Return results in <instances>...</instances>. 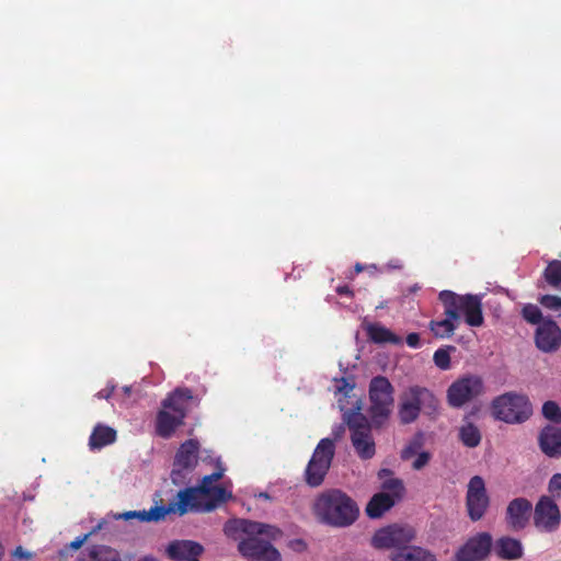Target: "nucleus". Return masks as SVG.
<instances>
[{
	"mask_svg": "<svg viewBox=\"0 0 561 561\" xmlns=\"http://www.w3.org/2000/svg\"><path fill=\"white\" fill-rule=\"evenodd\" d=\"M458 438L463 446L474 448L480 445L482 434L477 425L465 419V423L459 427Z\"/></svg>",
	"mask_w": 561,
	"mask_h": 561,
	"instance_id": "obj_28",
	"label": "nucleus"
},
{
	"mask_svg": "<svg viewBox=\"0 0 561 561\" xmlns=\"http://www.w3.org/2000/svg\"><path fill=\"white\" fill-rule=\"evenodd\" d=\"M484 392V382L478 375H463L450 383L446 400L450 408L460 409Z\"/></svg>",
	"mask_w": 561,
	"mask_h": 561,
	"instance_id": "obj_9",
	"label": "nucleus"
},
{
	"mask_svg": "<svg viewBox=\"0 0 561 561\" xmlns=\"http://www.w3.org/2000/svg\"><path fill=\"white\" fill-rule=\"evenodd\" d=\"M336 293L341 296L353 297V290L347 285H342L336 288Z\"/></svg>",
	"mask_w": 561,
	"mask_h": 561,
	"instance_id": "obj_46",
	"label": "nucleus"
},
{
	"mask_svg": "<svg viewBox=\"0 0 561 561\" xmlns=\"http://www.w3.org/2000/svg\"><path fill=\"white\" fill-rule=\"evenodd\" d=\"M139 561H156V560L153 558L146 557V558H142L141 560H139Z\"/></svg>",
	"mask_w": 561,
	"mask_h": 561,
	"instance_id": "obj_50",
	"label": "nucleus"
},
{
	"mask_svg": "<svg viewBox=\"0 0 561 561\" xmlns=\"http://www.w3.org/2000/svg\"><path fill=\"white\" fill-rule=\"evenodd\" d=\"M496 554L505 560L519 559L523 556V546L519 540L502 537L495 545Z\"/></svg>",
	"mask_w": 561,
	"mask_h": 561,
	"instance_id": "obj_27",
	"label": "nucleus"
},
{
	"mask_svg": "<svg viewBox=\"0 0 561 561\" xmlns=\"http://www.w3.org/2000/svg\"><path fill=\"white\" fill-rule=\"evenodd\" d=\"M523 318L531 324H540L546 319L542 318L541 310L538 306L528 304L522 310Z\"/></svg>",
	"mask_w": 561,
	"mask_h": 561,
	"instance_id": "obj_34",
	"label": "nucleus"
},
{
	"mask_svg": "<svg viewBox=\"0 0 561 561\" xmlns=\"http://www.w3.org/2000/svg\"><path fill=\"white\" fill-rule=\"evenodd\" d=\"M492 537L489 533H479L471 537L455 554L456 561H481L491 550Z\"/></svg>",
	"mask_w": 561,
	"mask_h": 561,
	"instance_id": "obj_14",
	"label": "nucleus"
},
{
	"mask_svg": "<svg viewBox=\"0 0 561 561\" xmlns=\"http://www.w3.org/2000/svg\"><path fill=\"white\" fill-rule=\"evenodd\" d=\"M168 515L165 505H156L150 510L136 511V519L142 523L161 522L164 520Z\"/></svg>",
	"mask_w": 561,
	"mask_h": 561,
	"instance_id": "obj_30",
	"label": "nucleus"
},
{
	"mask_svg": "<svg viewBox=\"0 0 561 561\" xmlns=\"http://www.w3.org/2000/svg\"><path fill=\"white\" fill-rule=\"evenodd\" d=\"M183 414H171L165 410H161L157 414L156 432L163 438H169L175 430L183 424Z\"/></svg>",
	"mask_w": 561,
	"mask_h": 561,
	"instance_id": "obj_23",
	"label": "nucleus"
},
{
	"mask_svg": "<svg viewBox=\"0 0 561 561\" xmlns=\"http://www.w3.org/2000/svg\"><path fill=\"white\" fill-rule=\"evenodd\" d=\"M176 502H171L165 506L168 515L174 513L183 516L188 512L206 513L214 511L219 505L198 486L180 490L176 494Z\"/></svg>",
	"mask_w": 561,
	"mask_h": 561,
	"instance_id": "obj_10",
	"label": "nucleus"
},
{
	"mask_svg": "<svg viewBox=\"0 0 561 561\" xmlns=\"http://www.w3.org/2000/svg\"><path fill=\"white\" fill-rule=\"evenodd\" d=\"M416 537L412 526L392 524L378 529L373 537V546L378 549L398 551L407 548Z\"/></svg>",
	"mask_w": 561,
	"mask_h": 561,
	"instance_id": "obj_11",
	"label": "nucleus"
},
{
	"mask_svg": "<svg viewBox=\"0 0 561 561\" xmlns=\"http://www.w3.org/2000/svg\"><path fill=\"white\" fill-rule=\"evenodd\" d=\"M117 439V432L115 428L98 423L89 437V448L94 450H101L102 448L112 445Z\"/></svg>",
	"mask_w": 561,
	"mask_h": 561,
	"instance_id": "obj_21",
	"label": "nucleus"
},
{
	"mask_svg": "<svg viewBox=\"0 0 561 561\" xmlns=\"http://www.w3.org/2000/svg\"><path fill=\"white\" fill-rule=\"evenodd\" d=\"M490 507V497L482 477L473 476L468 483L466 508L471 522L481 520Z\"/></svg>",
	"mask_w": 561,
	"mask_h": 561,
	"instance_id": "obj_12",
	"label": "nucleus"
},
{
	"mask_svg": "<svg viewBox=\"0 0 561 561\" xmlns=\"http://www.w3.org/2000/svg\"><path fill=\"white\" fill-rule=\"evenodd\" d=\"M439 300L444 305L445 314L459 320L465 316V321L470 327H480L483 324V313L481 299L476 295H457L449 290L439 294Z\"/></svg>",
	"mask_w": 561,
	"mask_h": 561,
	"instance_id": "obj_5",
	"label": "nucleus"
},
{
	"mask_svg": "<svg viewBox=\"0 0 561 561\" xmlns=\"http://www.w3.org/2000/svg\"><path fill=\"white\" fill-rule=\"evenodd\" d=\"M102 554H111V561H116V552L106 546L94 547L90 552L91 558L98 561H101Z\"/></svg>",
	"mask_w": 561,
	"mask_h": 561,
	"instance_id": "obj_39",
	"label": "nucleus"
},
{
	"mask_svg": "<svg viewBox=\"0 0 561 561\" xmlns=\"http://www.w3.org/2000/svg\"><path fill=\"white\" fill-rule=\"evenodd\" d=\"M545 280L553 288H559L561 285V261L552 260L548 263L543 271Z\"/></svg>",
	"mask_w": 561,
	"mask_h": 561,
	"instance_id": "obj_31",
	"label": "nucleus"
},
{
	"mask_svg": "<svg viewBox=\"0 0 561 561\" xmlns=\"http://www.w3.org/2000/svg\"><path fill=\"white\" fill-rule=\"evenodd\" d=\"M382 489L388 491L387 493L394 496V501L397 502L398 500L401 499L403 492H404V486H403V483L400 479H397V478H390V479H387L382 482Z\"/></svg>",
	"mask_w": 561,
	"mask_h": 561,
	"instance_id": "obj_33",
	"label": "nucleus"
},
{
	"mask_svg": "<svg viewBox=\"0 0 561 561\" xmlns=\"http://www.w3.org/2000/svg\"><path fill=\"white\" fill-rule=\"evenodd\" d=\"M456 351L455 346L448 345L445 347H439L435 351L433 355L434 364L442 370H447L450 368V352Z\"/></svg>",
	"mask_w": 561,
	"mask_h": 561,
	"instance_id": "obj_32",
	"label": "nucleus"
},
{
	"mask_svg": "<svg viewBox=\"0 0 561 561\" xmlns=\"http://www.w3.org/2000/svg\"><path fill=\"white\" fill-rule=\"evenodd\" d=\"M533 512V504L525 497L512 500L505 513V519L508 527L514 531L523 530L529 523Z\"/></svg>",
	"mask_w": 561,
	"mask_h": 561,
	"instance_id": "obj_15",
	"label": "nucleus"
},
{
	"mask_svg": "<svg viewBox=\"0 0 561 561\" xmlns=\"http://www.w3.org/2000/svg\"><path fill=\"white\" fill-rule=\"evenodd\" d=\"M13 556L22 560H30L33 557L31 552L26 551L21 546L16 547V549L13 552Z\"/></svg>",
	"mask_w": 561,
	"mask_h": 561,
	"instance_id": "obj_44",
	"label": "nucleus"
},
{
	"mask_svg": "<svg viewBox=\"0 0 561 561\" xmlns=\"http://www.w3.org/2000/svg\"><path fill=\"white\" fill-rule=\"evenodd\" d=\"M430 461V454L426 451H422L419 454L417 458L413 461V469L421 470L423 467L427 465Z\"/></svg>",
	"mask_w": 561,
	"mask_h": 561,
	"instance_id": "obj_41",
	"label": "nucleus"
},
{
	"mask_svg": "<svg viewBox=\"0 0 561 561\" xmlns=\"http://www.w3.org/2000/svg\"><path fill=\"white\" fill-rule=\"evenodd\" d=\"M548 491L553 497L561 496V473H554L548 483Z\"/></svg>",
	"mask_w": 561,
	"mask_h": 561,
	"instance_id": "obj_38",
	"label": "nucleus"
},
{
	"mask_svg": "<svg viewBox=\"0 0 561 561\" xmlns=\"http://www.w3.org/2000/svg\"><path fill=\"white\" fill-rule=\"evenodd\" d=\"M362 270H363V267L359 264H356V271L360 272Z\"/></svg>",
	"mask_w": 561,
	"mask_h": 561,
	"instance_id": "obj_51",
	"label": "nucleus"
},
{
	"mask_svg": "<svg viewBox=\"0 0 561 561\" xmlns=\"http://www.w3.org/2000/svg\"><path fill=\"white\" fill-rule=\"evenodd\" d=\"M561 522L560 510L550 496L542 495L537 502L534 510V524L543 531H554Z\"/></svg>",
	"mask_w": 561,
	"mask_h": 561,
	"instance_id": "obj_13",
	"label": "nucleus"
},
{
	"mask_svg": "<svg viewBox=\"0 0 561 561\" xmlns=\"http://www.w3.org/2000/svg\"><path fill=\"white\" fill-rule=\"evenodd\" d=\"M390 474H391V470H389V469H381L378 472V476L380 479H382L383 477L390 476Z\"/></svg>",
	"mask_w": 561,
	"mask_h": 561,
	"instance_id": "obj_49",
	"label": "nucleus"
},
{
	"mask_svg": "<svg viewBox=\"0 0 561 561\" xmlns=\"http://www.w3.org/2000/svg\"><path fill=\"white\" fill-rule=\"evenodd\" d=\"M192 399V390L188 388H178L162 401V407L176 414H183L185 417L188 403Z\"/></svg>",
	"mask_w": 561,
	"mask_h": 561,
	"instance_id": "obj_22",
	"label": "nucleus"
},
{
	"mask_svg": "<svg viewBox=\"0 0 561 561\" xmlns=\"http://www.w3.org/2000/svg\"><path fill=\"white\" fill-rule=\"evenodd\" d=\"M454 321L456 320L446 316V319L444 320L431 321L430 329L436 337H449L456 330Z\"/></svg>",
	"mask_w": 561,
	"mask_h": 561,
	"instance_id": "obj_29",
	"label": "nucleus"
},
{
	"mask_svg": "<svg viewBox=\"0 0 561 561\" xmlns=\"http://www.w3.org/2000/svg\"><path fill=\"white\" fill-rule=\"evenodd\" d=\"M542 415L556 424H561V409L554 401L543 403Z\"/></svg>",
	"mask_w": 561,
	"mask_h": 561,
	"instance_id": "obj_35",
	"label": "nucleus"
},
{
	"mask_svg": "<svg viewBox=\"0 0 561 561\" xmlns=\"http://www.w3.org/2000/svg\"><path fill=\"white\" fill-rule=\"evenodd\" d=\"M366 333L369 340L377 344L389 343L392 345L402 344V339L392 331L380 324L374 323L366 327Z\"/></svg>",
	"mask_w": 561,
	"mask_h": 561,
	"instance_id": "obj_26",
	"label": "nucleus"
},
{
	"mask_svg": "<svg viewBox=\"0 0 561 561\" xmlns=\"http://www.w3.org/2000/svg\"><path fill=\"white\" fill-rule=\"evenodd\" d=\"M539 302L547 309L559 310L561 309V298L553 295H543L540 297Z\"/></svg>",
	"mask_w": 561,
	"mask_h": 561,
	"instance_id": "obj_37",
	"label": "nucleus"
},
{
	"mask_svg": "<svg viewBox=\"0 0 561 561\" xmlns=\"http://www.w3.org/2000/svg\"><path fill=\"white\" fill-rule=\"evenodd\" d=\"M261 496H263V499H266V497H268V494L267 493H262Z\"/></svg>",
	"mask_w": 561,
	"mask_h": 561,
	"instance_id": "obj_53",
	"label": "nucleus"
},
{
	"mask_svg": "<svg viewBox=\"0 0 561 561\" xmlns=\"http://www.w3.org/2000/svg\"><path fill=\"white\" fill-rule=\"evenodd\" d=\"M312 513L321 524L343 528L358 517L356 502L340 489H328L319 493L312 504Z\"/></svg>",
	"mask_w": 561,
	"mask_h": 561,
	"instance_id": "obj_2",
	"label": "nucleus"
},
{
	"mask_svg": "<svg viewBox=\"0 0 561 561\" xmlns=\"http://www.w3.org/2000/svg\"><path fill=\"white\" fill-rule=\"evenodd\" d=\"M116 518L124 519V520H130L136 518V511H127L123 514H119Z\"/></svg>",
	"mask_w": 561,
	"mask_h": 561,
	"instance_id": "obj_47",
	"label": "nucleus"
},
{
	"mask_svg": "<svg viewBox=\"0 0 561 561\" xmlns=\"http://www.w3.org/2000/svg\"><path fill=\"white\" fill-rule=\"evenodd\" d=\"M535 341L543 352L556 351L561 344V329L554 321L547 319L538 325Z\"/></svg>",
	"mask_w": 561,
	"mask_h": 561,
	"instance_id": "obj_16",
	"label": "nucleus"
},
{
	"mask_svg": "<svg viewBox=\"0 0 561 561\" xmlns=\"http://www.w3.org/2000/svg\"><path fill=\"white\" fill-rule=\"evenodd\" d=\"M538 446L542 454L549 458H561V428L546 425L538 435Z\"/></svg>",
	"mask_w": 561,
	"mask_h": 561,
	"instance_id": "obj_18",
	"label": "nucleus"
},
{
	"mask_svg": "<svg viewBox=\"0 0 561 561\" xmlns=\"http://www.w3.org/2000/svg\"><path fill=\"white\" fill-rule=\"evenodd\" d=\"M423 445V434L417 433L409 444L402 449L401 458L408 460L413 457Z\"/></svg>",
	"mask_w": 561,
	"mask_h": 561,
	"instance_id": "obj_36",
	"label": "nucleus"
},
{
	"mask_svg": "<svg viewBox=\"0 0 561 561\" xmlns=\"http://www.w3.org/2000/svg\"><path fill=\"white\" fill-rule=\"evenodd\" d=\"M533 413L531 404L526 396L505 393L492 401V414L505 423H523Z\"/></svg>",
	"mask_w": 561,
	"mask_h": 561,
	"instance_id": "obj_6",
	"label": "nucleus"
},
{
	"mask_svg": "<svg viewBox=\"0 0 561 561\" xmlns=\"http://www.w3.org/2000/svg\"><path fill=\"white\" fill-rule=\"evenodd\" d=\"M288 547L297 552H302L307 549V543L302 539H293L288 542Z\"/></svg>",
	"mask_w": 561,
	"mask_h": 561,
	"instance_id": "obj_42",
	"label": "nucleus"
},
{
	"mask_svg": "<svg viewBox=\"0 0 561 561\" xmlns=\"http://www.w3.org/2000/svg\"><path fill=\"white\" fill-rule=\"evenodd\" d=\"M407 344L412 348H419L421 346L420 334L409 333L405 339Z\"/></svg>",
	"mask_w": 561,
	"mask_h": 561,
	"instance_id": "obj_43",
	"label": "nucleus"
},
{
	"mask_svg": "<svg viewBox=\"0 0 561 561\" xmlns=\"http://www.w3.org/2000/svg\"><path fill=\"white\" fill-rule=\"evenodd\" d=\"M204 547L193 540H173L168 545L167 554L173 561H193L203 554Z\"/></svg>",
	"mask_w": 561,
	"mask_h": 561,
	"instance_id": "obj_19",
	"label": "nucleus"
},
{
	"mask_svg": "<svg viewBox=\"0 0 561 561\" xmlns=\"http://www.w3.org/2000/svg\"><path fill=\"white\" fill-rule=\"evenodd\" d=\"M228 538L238 540V551L248 561H280L279 551L272 545L283 536L275 525L243 518L229 519L224 525Z\"/></svg>",
	"mask_w": 561,
	"mask_h": 561,
	"instance_id": "obj_1",
	"label": "nucleus"
},
{
	"mask_svg": "<svg viewBox=\"0 0 561 561\" xmlns=\"http://www.w3.org/2000/svg\"><path fill=\"white\" fill-rule=\"evenodd\" d=\"M355 387L354 382H351L347 378L342 377L337 380L336 389L339 392L348 396Z\"/></svg>",
	"mask_w": 561,
	"mask_h": 561,
	"instance_id": "obj_40",
	"label": "nucleus"
},
{
	"mask_svg": "<svg viewBox=\"0 0 561 561\" xmlns=\"http://www.w3.org/2000/svg\"><path fill=\"white\" fill-rule=\"evenodd\" d=\"M394 388L387 377L376 376L369 382V414L375 424H381L391 414Z\"/></svg>",
	"mask_w": 561,
	"mask_h": 561,
	"instance_id": "obj_7",
	"label": "nucleus"
},
{
	"mask_svg": "<svg viewBox=\"0 0 561 561\" xmlns=\"http://www.w3.org/2000/svg\"><path fill=\"white\" fill-rule=\"evenodd\" d=\"M113 391H114V386H112L111 388H105V389L100 390L95 394V397L98 399H108L112 396Z\"/></svg>",
	"mask_w": 561,
	"mask_h": 561,
	"instance_id": "obj_45",
	"label": "nucleus"
},
{
	"mask_svg": "<svg viewBox=\"0 0 561 561\" xmlns=\"http://www.w3.org/2000/svg\"><path fill=\"white\" fill-rule=\"evenodd\" d=\"M3 556V548L2 546L0 545V558Z\"/></svg>",
	"mask_w": 561,
	"mask_h": 561,
	"instance_id": "obj_52",
	"label": "nucleus"
},
{
	"mask_svg": "<svg viewBox=\"0 0 561 561\" xmlns=\"http://www.w3.org/2000/svg\"><path fill=\"white\" fill-rule=\"evenodd\" d=\"M389 558L391 561H436V556L428 549L411 545L398 551H391Z\"/></svg>",
	"mask_w": 561,
	"mask_h": 561,
	"instance_id": "obj_24",
	"label": "nucleus"
},
{
	"mask_svg": "<svg viewBox=\"0 0 561 561\" xmlns=\"http://www.w3.org/2000/svg\"><path fill=\"white\" fill-rule=\"evenodd\" d=\"M225 469L219 466L215 472L205 476L202 480V483L198 485L199 489H203V491L218 504L225 503L228 499L231 497V493H228L224 486L211 485L213 482H216L222 478Z\"/></svg>",
	"mask_w": 561,
	"mask_h": 561,
	"instance_id": "obj_20",
	"label": "nucleus"
},
{
	"mask_svg": "<svg viewBox=\"0 0 561 561\" xmlns=\"http://www.w3.org/2000/svg\"><path fill=\"white\" fill-rule=\"evenodd\" d=\"M199 444L195 439L185 440L178 449L172 474H181L184 470H192L198 461Z\"/></svg>",
	"mask_w": 561,
	"mask_h": 561,
	"instance_id": "obj_17",
	"label": "nucleus"
},
{
	"mask_svg": "<svg viewBox=\"0 0 561 561\" xmlns=\"http://www.w3.org/2000/svg\"><path fill=\"white\" fill-rule=\"evenodd\" d=\"M421 412L435 419L439 414V399L426 387L411 386L400 394L399 421L403 425L411 424L419 419Z\"/></svg>",
	"mask_w": 561,
	"mask_h": 561,
	"instance_id": "obj_3",
	"label": "nucleus"
},
{
	"mask_svg": "<svg viewBox=\"0 0 561 561\" xmlns=\"http://www.w3.org/2000/svg\"><path fill=\"white\" fill-rule=\"evenodd\" d=\"M396 504L394 496L380 492L375 494L366 506V514L370 518H379Z\"/></svg>",
	"mask_w": 561,
	"mask_h": 561,
	"instance_id": "obj_25",
	"label": "nucleus"
},
{
	"mask_svg": "<svg viewBox=\"0 0 561 561\" xmlns=\"http://www.w3.org/2000/svg\"><path fill=\"white\" fill-rule=\"evenodd\" d=\"M335 455V444L331 438H322L305 470V481L311 488L320 486L331 467Z\"/></svg>",
	"mask_w": 561,
	"mask_h": 561,
	"instance_id": "obj_8",
	"label": "nucleus"
},
{
	"mask_svg": "<svg viewBox=\"0 0 561 561\" xmlns=\"http://www.w3.org/2000/svg\"><path fill=\"white\" fill-rule=\"evenodd\" d=\"M360 408L344 413V422L350 431L352 446L362 460H369L376 455V443L371 434V425Z\"/></svg>",
	"mask_w": 561,
	"mask_h": 561,
	"instance_id": "obj_4",
	"label": "nucleus"
},
{
	"mask_svg": "<svg viewBox=\"0 0 561 561\" xmlns=\"http://www.w3.org/2000/svg\"><path fill=\"white\" fill-rule=\"evenodd\" d=\"M89 535H84L83 537H78L76 538L71 543H70V547L72 549H79L83 542L87 540Z\"/></svg>",
	"mask_w": 561,
	"mask_h": 561,
	"instance_id": "obj_48",
	"label": "nucleus"
}]
</instances>
